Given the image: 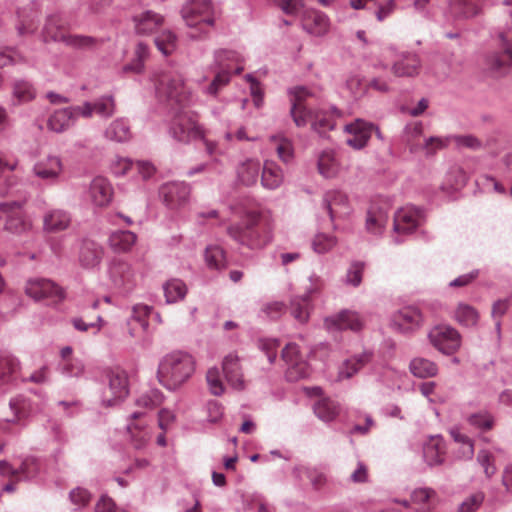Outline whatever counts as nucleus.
<instances>
[{
    "label": "nucleus",
    "mask_w": 512,
    "mask_h": 512,
    "mask_svg": "<svg viewBox=\"0 0 512 512\" xmlns=\"http://www.w3.org/2000/svg\"><path fill=\"white\" fill-rule=\"evenodd\" d=\"M483 0H450V12L455 18H471L481 11Z\"/></svg>",
    "instance_id": "obj_36"
},
{
    "label": "nucleus",
    "mask_w": 512,
    "mask_h": 512,
    "mask_svg": "<svg viewBox=\"0 0 512 512\" xmlns=\"http://www.w3.org/2000/svg\"><path fill=\"white\" fill-rule=\"evenodd\" d=\"M25 293L35 301L47 299L58 303L65 297L64 291L53 281L46 278H30L25 285Z\"/></svg>",
    "instance_id": "obj_9"
},
{
    "label": "nucleus",
    "mask_w": 512,
    "mask_h": 512,
    "mask_svg": "<svg viewBox=\"0 0 512 512\" xmlns=\"http://www.w3.org/2000/svg\"><path fill=\"white\" fill-rule=\"evenodd\" d=\"M388 212L377 205H372L366 217V230L373 235H380L386 228Z\"/></svg>",
    "instance_id": "obj_33"
},
{
    "label": "nucleus",
    "mask_w": 512,
    "mask_h": 512,
    "mask_svg": "<svg viewBox=\"0 0 512 512\" xmlns=\"http://www.w3.org/2000/svg\"><path fill=\"white\" fill-rule=\"evenodd\" d=\"M243 57L235 50L219 49L214 53V65L217 69H225L230 73L232 70L236 74H240L243 71Z\"/></svg>",
    "instance_id": "obj_29"
},
{
    "label": "nucleus",
    "mask_w": 512,
    "mask_h": 512,
    "mask_svg": "<svg viewBox=\"0 0 512 512\" xmlns=\"http://www.w3.org/2000/svg\"><path fill=\"white\" fill-rule=\"evenodd\" d=\"M291 95V115L293 117V120L298 127H303L307 125V119L305 117L306 112H308L310 109H308L304 104L303 101L311 96V92L302 86L294 87L290 90Z\"/></svg>",
    "instance_id": "obj_28"
},
{
    "label": "nucleus",
    "mask_w": 512,
    "mask_h": 512,
    "mask_svg": "<svg viewBox=\"0 0 512 512\" xmlns=\"http://www.w3.org/2000/svg\"><path fill=\"white\" fill-rule=\"evenodd\" d=\"M286 310V305L281 301L267 302L262 305L259 317L262 319L275 320L282 316Z\"/></svg>",
    "instance_id": "obj_60"
},
{
    "label": "nucleus",
    "mask_w": 512,
    "mask_h": 512,
    "mask_svg": "<svg viewBox=\"0 0 512 512\" xmlns=\"http://www.w3.org/2000/svg\"><path fill=\"white\" fill-rule=\"evenodd\" d=\"M422 210L414 206L400 208L394 216V231L398 234L412 233L423 221Z\"/></svg>",
    "instance_id": "obj_17"
},
{
    "label": "nucleus",
    "mask_w": 512,
    "mask_h": 512,
    "mask_svg": "<svg viewBox=\"0 0 512 512\" xmlns=\"http://www.w3.org/2000/svg\"><path fill=\"white\" fill-rule=\"evenodd\" d=\"M137 241V235L129 230H118L110 234L109 247L117 253H125L132 249Z\"/></svg>",
    "instance_id": "obj_34"
},
{
    "label": "nucleus",
    "mask_w": 512,
    "mask_h": 512,
    "mask_svg": "<svg viewBox=\"0 0 512 512\" xmlns=\"http://www.w3.org/2000/svg\"><path fill=\"white\" fill-rule=\"evenodd\" d=\"M13 96L19 103L31 101L36 96L33 85L26 80H17L13 84Z\"/></svg>",
    "instance_id": "obj_56"
},
{
    "label": "nucleus",
    "mask_w": 512,
    "mask_h": 512,
    "mask_svg": "<svg viewBox=\"0 0 512 512\" xmlns=\"http://www.w3.org/2000/svg\"><path fill=\"white\" fill-rule=\"evenodd\" d=\"M294 474L297 478L305 475L315 489H320L327 483L325 472L318 467L298 466L295 467Z\"/></svg>",
    "instance_id": "obj_48"
},
{
    "label": "nucleus",
    "mask_w": 512,
    "mask_h": 512,
    "mask_svg": "<svg viewBox=\"0 0 512 512\" xmlns=\"http://www.w3.org/2000/svg\"><path fill=\"white\" fill-rule=\"evenodd\" d=\"M105 387L102 390L101 400L105 406H113L123 401L129 394V381L127 373L119 368L105 371Z\"/></svg>",
    "instance_id": "obj_6"
},
{
    "label": "nucleus",
    "mask_w": 512,
    "mask_h": 512,
    "mask_svg": "<svg viewBox=\"0 0 512 512\" xmlns=\"http://www.w3.org/2000/svg\"><path fill=\"white\" fill-rule=\"evenodd\" d=\"M19 369V361L13 355L0 352V385L12 382Z\"/></svg>",
    "instance_id": "obj_39"
},
{
    "label": "nucleus",
    "mask_w": 512,
    "mask_h": 512,
    "mask_svg": "<svg viewBox=\"0 0 512 512\" xmlns=\"http://www.w3.org/2000/svg\"><path fill=\"white\" fill-rule=\"evenodd\" d=\"M303 29L317 37L324 36L330 28V21L328 17L316 10H305L301 17Z\"/></svg>",
    "instance_id": "obj_23"
},
{
    "label": "nucleus",
    "mask_w": 512,
    "mask_h": 512,
    "mask_svg": "<svg viewBox=\"0 0 512 512\" xmlns=\"http://www.w3.org/2000/svg\"><path fill=\"white\" fill-rule=\"evenodd\" d=\"M18 469V478L29 480L39 473L40 465L38 461L33 457L25 458L21 465L17 468Z\"/></svg>",
    "instance_id": "obj_62"
},
{
    "label": "nucleus",
    "mask_w": 512,
    "mask_h": 512,
    "mask_svg": "<svg viewBox=\"0 0 512 512\" xmlns=\"http://www.w3.org/2000/svg\"><path fill=\"white\" fill-rule=\"evenodd\" d=\"M149 56V48L143 43L139 42L135 48V59L130 63L123 67V72H134L140 73L144 68V61Z\"/></svg>",
    "instance_id": "obj_54"
},
{
    "label": "nucleus",
    "mask_w": 512,
    "mask_h": 512,
    "mask_svg": "<svg viewBox=\"0 0 512 512\" xmlns=\"http://www.w3.org/2000/svg\"><path fill=\"white\" fill-rule=\"evenodd\" d=\"M454 318L462 326L474 327L479 321V312L467 303H459L455 309Z\"/></svg>",
    "instance_id": "obj_46"
},
{
    "label": "nucleus",
    "mask_w": 512,
    "mask_h": 512,
    "mask_svg": "<svg viewBox=\"0 0 512 512\" xmlns=\"http://www.w3.org/2000/svg\"><path fill=\"white\" fill-rule=\"evenodd\" d=\"M305 117L307 124L310 123L312 129L320 135L332 130L335 126L332 115L325 111H312L310 109L306 112Z\"/></svg>",
    "instance_id": "obj_37"
},
{
    "label": "nucleus",
    "mask_w": 512,
    "mask_h": 512,
    "mask_svg": "<svg viewBox=\"0 0 512 512\" xmlns=\"http://www.w3.org/2000/svg\"><path fill=\"white\" fill-rule=\"evenodd\" d=\"M322 205L332 221L346 217L351 212L347 195L337 190L327 191L323 196Z\"/></svg>",
    "instance_id": "obj_18"
},
{
    "label": "nucleus",
    "mask_w": 512,
    "mask_h": 512,
    "mask_svg": "<svg viewBox=\"0 0 512 512\" xmlns=\"http://www.w3.org/2000/svg\"><path fill=\"white\" fill-rule=\"evenodd\" d=\"M409 369L418 378L434 377L438 373L437 365L425 358L417 357L411 360Z\"/></svg>",
    "instance_id": "obj_47"
},
{
    "label": "nucleus",
    "mask_w": 512,
    "mask_h": 512,
    "mask_svg": "<svg viewBox=\"0 0 512 512\" xmlns=\"http://www.w3.org/2000/svg\"><path fill=\"white\" fill-rule=\"evenodd\" d=\"M231 79V73L225 69H217L216 74L211 83L205 88L204 93L211 96H216Z\"/></svg>",
    "instance_id": "obj_57"
},
{
    "label": "nucleus",
    "mask_w": 512,
    "mask_h": 512,
    "mask_svg": "<svg viewBox=\"0 0 512 512\" xmlns=\"http://www.w3.org/2000/svg\"><path fill=\"white\" fill-rule=\"evenodd\" d=\"M155 45L165 56L173 53L177 45V36L171 30H163L155 37Z\"/></svg>",
    "instance_id": "obj_52"
},
{
    "label": "nucleus",
    "mask_w": 512,
    "mask_h": 512,
    "mask_svg": "<svg viewBox=\"0 0 512 512\" xmlns=\"http://www.w3.org/2000/svg\"><path fill=\"white\" fill-rule=\"evenodd\" d=\"M344 130L350 135L347 138L346 143L352 148L358 150L364 148L367 145L373 132H376L377 137L382 139V135L377 127H375L372 123L363 121L361 119H357L353 123L345 125Z\"/></svg>",
    "instance_id": "obj_16"
},
{
    "label": "nucleus",
    "mask_w": 512,
    "mask_h": 512,
    "mask_svg": "<svg viewBox=\"0 0 512 512\" xmlns=\"http://www.w3.org/2000/svg\"><path fill=\"white\" fill-rule=\"evenodd\" d=\"M431 344L444 354H452L461 345V337L456 329L450 326H436L428 334Z\"/></svg>",
    "instance_id": "obj_14"
},
{
    "label": "nucleus",
    "mask_w": 512,
    "mask_h": 512,
    "mask_svg": "<svg viewBox=\"0 0 512 512\" xmlns=\"http://www.w3.org/2000/svg\"><path fill=\"white\" fill-rule=\"evenodd\" d=\"M43 37L45 41L53 40L63 42L74 48H86L94 44L92 37L82 35H72L65 31L62 19L58 15H51L47 18L43 28Z\"/></svg>",
    "instance_id": "obj_7"
},
{
    "label": "nucleus",
    "mask_w": 512,
    "mask_h": 512,
    "mask_svg": "<svg viewBox=\"0 0 512 512\" xmlns=\"http://www.w3.org/2000/svg\"><path fill=\"white\" fill-rule=\"evenodd\" d=\"M467 177L462 168L453 166L446 175V183L442 186L443 190H458L466 183Z\"/></svg>",
    "instance_id": "obj_55"
},
{
    "label": "nucleus",
    "mask_w": 512,
    "mask_h": 512,
    "mask_svg": "<svg viewBox=\"0 0 512 512\" xmlns=\"http://www.w3.org/2000/svg\"><path fill=\"white\" fill-rule=\"evenodd\" d=\"M127 428L134 440L136 448L143 447L151 438V432L145 426L137 423H131Z\"/></svg>",
    "instance_id": "obj_63"
},
{
    "label": "nucleus",
    "mask_w": 512,
    "mask_h": 512,
    "mask_svg": "<svg viewBox=\"0 0 512 512\" xmlns=\"http://www.w3.org/2000/svg\"><path fill=\"white\" fill-rule=\"evenodd\" d=\"M222 369L225 374L227 382L232 388L236 390H242L245 387L241 366L239 364V358L236 354L230 353L225 356Z\"/></svg>",
    "instance_id": "obj_30"
},
{
    "label": "nucleus",
    "mask_w": 512,
    "mask_h": 512,
    "mask_svg": "<svg viewBox=\"0 0 512 512\" xmlns=\"http://www.w3.org/2000/svg\"><path fill=\"white\" fill-rule=\"evenodd\" d=\"M65 171L60 155L49 154L39 158L32 167V175L45 184H57Z\"/></svg>",
    "instance_id": "obj_8"
},
{
    "label": "nucleus",
    "mask_w": 512,
    "mask_h": 512,
    "mask_svg": "<svg viewBox=\"0 0 512 512\" xmlns=\"http://www.w3.org/2000/svg\"><path fill=\"white\" fill-rule=\"evenodd\" d=\"M339 411V405L329 398L320 399L314 404V413L324 422L333 421L338 416Z\"/></svg>",
    "instance_id": "obj_45"
},
{
    "label": "nucleus",
    "mask_w": 512,
    "mask_h": 512,
    "mask_svg": "<svg viewBox=\"0 0 512 512\" xmlns=\"http://www.w3.org/2000/svg\"><path fill=\"white\" fill-rule=\"evenodd\" d=\"M103 257V249L94 242H84L80 251V262L86 268L97 266Z\"/></svg>",
    "instance_id": "obj_43"
},
{
    "label": "nucleus",
    "mask_w": 512,
    "mask_h": 512,
    "mask_svg": "<svg viewBox=\"0 0 512 512\" xmlns=\"http://www.w3.org/2000/svg\"><path fill=\"white\" fill-rule=\"evenodd\" d=\"M437 497V492L430 487L416 488L411 493V502L417 505H423V511L430 510V504Z\"/></svg>",
    "instance_id": "obj_53"
},
{
    "label": "nucleus",
    "mask_w": 512,
    "mask_h": 512,
    "mask_svg": "<svg viewBox=\"0 0 512 512\" xmlns=\"http://www.w3.org/2000/svg\"><path fill=\"white\" fill-rule=\"evenodd\" d=\"M195 359L185 351H172L159 363L158 378L169 390H176L188 381L195 372Z\"/></svg>",
    "instance_id": "obj_2"
},
{
    "label": "nucleus",
    "mask_w": 512,
    "mask_h": 512,
    "mask_svg": "<svg viewBox=\"0 0 512 512\" xmlns=\"http://www.w3.org/2000/svg\"><path fill=\"white\" fill-rule=\"evenodd\" d=\"M113 197V187L111 183L104 177H95L87 192L88 200L97 207L107 206Z\"/></svg>",
    "instance_id": "obj_21"
},
{
    "label": "nucleus",
    "mask_w": 512,
    "mask_h": 512,
    "mask_svg": "<svg viewBox=\"0 0 512 512\" xmlns=\"http://www.w3.org/2000/svg\"><path fill=\"white\" fill-rule=\"evenodd\" d=\"M324 325L329 331L345 329L360 331L363 328V320L358 313L343 310L336 315L325 318Z\"/></svg>",
    "instance_id": "obj_19"
},
{
    "label": "nucleus",
    "mask_w": 512,
    "mask_h": 512,
    "mask_svg": "<svg viewBox=\"0 0 512 512\" xmlns=\"http://www.w3.org/2000/svg\"><path fill=\"white\" fill-rule=\"evenodd\" d=\"M422 134L423 125L421 122H413L405 126L403 132V140L412 153L420 150L421 145L418 143V139L422 136Z\"/></svg>",
    "instance_id": "obj_50"
},
{
    "label": "nucleus",
    "mask_w": 512,
    "mask_h": 512,
    "mask_svg": "<svg viewBox=\"0 0 512 512\" xmlns=\"http://www.w3.org/2000/svg\"><path fill=\"white\" fill-rule=\"evenodd\" d=\"M282 358L287 366L285 376L288 381L296 382L310 376V366L300 354L298 345L287 344L282 351Z\"/></svg>",
    "instance_id": "obj_11"
},
{
    "label": "nucleus",
    "mask_w": 512,
    "mask_h": 512,
    "mask_svg": "<svg viewBox=\"0 0 512 512\" xmlns=\"http://www.w3.org/2000/svg\"><path fill=\"white\" fill-rule=\"evenodd\" d=\"M70 216L62 210H52L43 219L44 230L56 233L65 230L70 224Z\"/></svg>",
    "instance_id": "obj_40"
},
{
    "label": "nucleus",
    "mask_w": 512,
    "mask_h": 512,
    "mask_svg": "<svg viewBox=\"0 0 512 512\" xmlns=\"http://www.w3.org/2000/svg\"><path fill=\"white\" fill-rule=\"evenodd\" d=\"M311 308V300L304 295L294 296L290 300V313L300 324L309 320Z\"/></svg>",
    "instance_id": "obj_41"
},
{
    "label": "nucleus",
    "mask_w": 512,
    "mask_h": 512,
    "mask_svg": "<svg viewBox=\"0 0 512 512\" xmlns=\"http://www.w3.org/2000/svg\"><path fill=\"white\" fill-rule=\"evenodd\" d=\"M284 172L274 161L266 160L261 169V185L267 190L278 189L284 182Z\"/></svg>",
    "instance_id": "obj_31"
},
{
    "label": "nucleus",
    "mask_w": 512,
    "mask_h": 512,
    "mask_svg": "<svg viewBox=\"0 0 512 512\" xmlns=\"http://www.w3.org/2000/svg\"><path fill=\"white\" fill-rule=\"evenodd\" d=\"M79 106H70L55 110L47 120V127L55 133H62L74 125L80 112L77 110Z\"/></svg>",
    "instance_id": "obj_20"
},
{
    "label": "nucleus",
    "mask_w": 512,
    "mask_h": 512,
    "mask_svg": "<svg viewBox=\"0 0 512 512\" xmlns=\"http://www.w3.org/2000/svg\"><path fill=\"white\" fill-rule=\"evenodd\" d=\"M372 357V352L363 351L360 354L353 355L344 360L338 367L336 381H343L352 378L372 360Z\"/></svg>",
    "instance_id": "obj_26"
},
{
    "label": "nucleus",
    "mask_w": 512,
    "mask_h": 512,
    "mask_svg": "<svg viewBox=\"0 0 512 512\" xmlns=\"http://www.w3.org/2000/svg\"><path fill=\"white\" fill-rule=\"evenodd\" d=\"M169 135L181 143L204 139V127L198 123L196 115L179 112L174 115L169 125Z\"/></svg>",
    "instance_id": "obj_5"
},
{
    "label": "nucleus",
    "mask_w": 512,
    "mask_h": 512,
    "mask_svg": "<svg viewBox=\"0 0 512 512\" xmlns=\"http://www.w3.org/2000/svg\"><path fill=\"white\" fill-rule=\"evenodd\" d=\"M77 110L84 118H91L94 114L102 118H109L114 115L116 107L112 96H102L94 102H84L79 105Z\"/></svg>",
    "instance_id": "obj_22"
},
{
    "label": "nucleus",
    "mask_w": 512,
    "mask_h": 512,
    "mask_svg": "<svg viewBox=\"0 0 512 512\" xmlns=\"http://www.w3.org/2000/svg\"><path fill=\"white\" fill-rule=\"evenodd\" d=\"M108 275L113 287L123 293L130 292L136 284L132 265L121 259L111 261Z\"/></svg>",
    "instance_id": "obj_12"
},
{
    "label": "nucleus",
    "mask_w": 512,
    "mask_h": 512,
    "mask_svg": "<svg viewBox=\"0 0 512 512\" xmlns=\"http://www.w3.org/2000/svg\"><path fill=\"white\" fill-rule=\"evenodd\" d=\"M185 25L190 29L188 38L200 40L206 38L221 17L220 8L211 0H186L180 10Z\"/></svg>",
    "instance_id": "obj_1"
},
{
    "label": "nucleus",
    "mask_w": 512,
    "mask_h": 512,
    "mask_svg": "<svg viewBox=\"0 0 512 512\" xmlns=\"http://www.w3.org/2000/svg\"><path fill=\"white\" fill-rule=\"evenodd\" d=\"M336 244V237L326 233L316 234L312 241L313 250L319 254L329 252L331 249H333V247H335Z\"/></svg>",
    "instance_id": "obj_59"
},
{
    "label": "nucleus",
    "mask_w": 512,
    "mask_h": 512,
    "mask_svg": "<svg viewBox=\"0 0 512 512\" xmlns=\"http://www.w3.org/2000/svg\"><path fill=\"white\" fill-rule=\"evenodd\" d=\"M164 16L151 10L133 17L135 32L138 35H151L164 24Z\"/></svg>",
    "instance_id": "obj_27"
},
{
    "label": "nucleus",
    "mask_w": 512,
    "mask_h": 512,
    "mask_svg": "<svg viewBox=\"0 0 512 512\" xmlns=\"http://www.w3.org/2000/svg\"><path fill=\"white\" fill-rule=\"evenodd\" d=\"M422 322L423 315L417 307L405 306L392 314L390 326L400 333H409L418 329Z\"/></svg>",
    "instance_id": "obj_15"
},
{
    "label": "nucleus",
    "mask_w": 512,
    "mask_h": 512,
    "mask_svg": "<svg viewBox=\"0 0 512 512\" xmlns=\"http://www.w3.org/2000/svg\"><path fill=\"white\" fill-rule=\"evenodd\" d=\"M274 227L270 222L257 226L233 225L228 228V234L241 245L251 249H262L273 240Z\"/></svg>",
    "instance_id": "obj_4"
},
{
    "label": "nucleus",
    "mask_w": 512,
    "mask_h": 512,
    "mask_svg": "<svg viewBox=\"0 0 512 512\" xmlns=\"http://www.w3.org/2000/svg\"><path fill=\"white\" fill-rule=\"evenodd\" d=\"M38 24V13L33 8H23L18 11L16 29L19 35L24 36L34 33Z\"/></svg>",
    "instance_id": "obj_38"
},
{
    "label": "nucleus",
    "mask_w": 512,
    "mask_h": 512,
    "mask_svg": "<svg viewBox=\"0 0 512 512\" xmlns=\"http://www.w3.org/2000/svg\"><path fill=\"white\" fill-rule=\"evenodd\" d=\"M163 291L166 303L173 304L185 298L188 288L184 281L173 278L164 283Z\"/></svg>",
    "instance_id": "obj_44"
},
{
    "label": "nucleus",
    "mask_w": 512,
    "mask_h": 512,
    "mask_svg": "<svg viewBox=\"0 0 512 512\" xmlns=\"http://www.w3.org/2000/svg\"><path fill=\"white\" fill-rule=\"evenodd\" d=\"M421 60L416 53L403 52L391 67L396 77H415L420 73Z\"/></svg>",
    "instance_id": "obj_25"
},
{
    "label": "nucleus",
    "mask_w": 512,
    "mask_h": 512,
    "mask_svg": "<svg viewBox=\"0 0 512 512\" xmlns=\"http://www.w3.org/2000/svg\"><path fill=\"white\" fill-rule=\"evenodd\" d=\"M270 141L275 147L278 157L283 162L288 163L293 157L291 141L282 136H272Z\"/></svg>",
    "instance_id": "obj_58"
},
{
    "label": "nucleus",
    "mask_w": 512,
    "mask_h": 512,
    "mask_svg": "<svg viewBox=\"0 0 512 512\" xmlns=\"http://www.w3.org/2000/svg\"><path fill=\"white\" fill-rule=\"evenodd\" d=\"M156 95L182 107L194 105L195 93L186 86L181 74L173 71H158L153 74Z\"/></svg>",
    "instance_id": "obj_3"
},
{
    "label": "nucleus",
    "mask_w": 512,
    "mask_h": 512,
    "mask_svg": "<svg viewBox=\"0 0 512 512\" xmlns=\"http://www.w3.org/2000/svg\"><path fill=\"white\" fill-rule=\"evenodd\" d=\"M262 165L258 159L248 158L241 162L237 167V178L246 186L257 184Z\"/></svg>",
    "instance_id": "obj_32"
},
{
    "label": "nucleus",
    "mask_w": 512,
    "mask_h": 512,
    "mask_svg": "<svg viewBox=\"0 0 512 512\" xmlns=\"http://www.w3.org/2000/svg\"><path fill=\"white\" fill-rule=\"evenodd\" d=\"M159 196L167 208L178 210L189 203L191 187L184 181L166 182L160 186Z\"/></svg>",
    "instance_id": "obj_10"
},
{
    "label": "nucleus",
    "mask_w": 512,
    "mask_h": 512,
    "mask_svg": "<svg viewBox=\"0 0 512 512\" xmlns=\"http://www.w3.org/2000/svg\"><path fill=\"white\" fill-rule=\"evenodd\" d=\"M4 221L7 231L20 234L30 228V223L24 218L22 206L19 202L0 203V222Z\"/></svg>",
    "instance_id": "obj_13"
},
{
    "label": "nucleus",
    "mask_w": 512,
    "mask_h": 512,
    "mask_svg": "<svg viewBox=\"0 0 512 512\" xmlns=\"http://www.w3.org/2000/svg\"><path fill=\"white\" fill-rule=\"evenodd\" d=\"M163 401V395L160 391L153 389L148 391L147 393L141 395L136 404L138 407H143L146 409H154L158 407Z\"/></svg>",
    "instance_id": "obj_64"
},
{
    "label": "nucleus",
    "mask_w": 512,
    "mask_h": 512,
    "mask_svg": "<svg viewBox=\"0 0 512 512\" xmlns=\"http://www.w3.org/2000/svg\"><path fill=\"white\" fill-rule=\"evenodd\" d=\"M105 136L109 140L124 142L130 139V126L126 120L119 118L114 120L106 129Z\"/></svg>",
    "instance_id": "obj_49"
},
{
    "label": "nucleus",
    "mask_w": 512,
    "mask_h": 512,
    "mask_svg": "<svg viewBox=\"0 0 512 512\" xmlns=\"http://www.w3.org/2000/svg\"><path fill=\"white\" fill-rule=\"evenodd\" d=\"M318 171L327 179L335 178L341 171V165L333 150H324L318 158Z\"/></svg>",
    "instance_id": "obj_35"
},
{
    "label": "nucleus",
    "mask_w": 512,
    "mask_h": 512,
    "mask_svg": "<svg viewBox=\"0 0 512 512\" xmlns=\"http://www.w3.org/2000/svg\"><path fill=\"white\" fill-rule=\"evenodd\" d=\"M9 407L14 414L12 419H7L8 422H19L28 418L34 411L35 407L32 402L23 395L12 398L9 402Z\"/></svg>",
    "instance_id": "obj_42"
},
{
    "label": "nucleus",
    "mask_w": 512,
    "mask_h": 512,
    "mask_svg": "<svg viewBox=\"0 0 512 512\" xmlns=\"http://www.w3.org/2000/svg\"><path fill=\"white\" fill-rule=\"evenodd\" d=\"M205 262L210 269L224 268L226 266L224 250L218 245H209L205 250Z\"/></svg>",
    "instance_id": "obj_51"
},
{
    "label": "nucleus",
    "mask_w": 512,
    "mask_h": 512,
    "mask_svg": "<svg viewBox=\"0 0 512 512\" xmlns=\"http://www.w3.org/2000/svg\"><path fill=\"white\" fill-rule=\"evenodd\" d=\"M486 69L495 76L504 75L506 73L507 64L501 58L499 53L493 52L485 57Z\"/></svg>",
    "instance_id": "obj_61"
},
{
    "label": "nucleus",
    "mask_w": 512,
    "mask_h": 512,
    "mask_svg": "<svg viewBox=\"0 0 512 512\" xmlns=\"http://www.w3.org/2000/svg\"><path fill=\"white\" fill-rule=\"evenodd\" d=\"M446 444L441 435H431L423 443V457L429 466L441 465L445 461Z\"/></svg>",
    "instance_id": "obj_24"
}]
</instances>
